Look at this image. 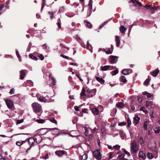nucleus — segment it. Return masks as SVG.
<instances>
[{
    "instance_id": "59",
    "label": "nucleus",
    "mask_w": 160,
    "mask_h": 160,
    "mask_svg": "<svg viewBox=\"0 0 160 160\" xmlns=\"http://www.w3.org/2000/svg\"><path fill=\"white\" fill-rule=\"evenodd\" d=\"M123 152L124 153H125L126 154L128 155V156H130V153L128 152V151H127L125 149H124Z\"/></svg>"
},
{
    "instance_id": "51",
    "label": "nucleus",
    "mask_w": 160,
    "mask_h": 160,
    "mask_svg": "<svg viewBox=\"0 0 160 160\" xmlns=\"http://www.w3.org/2000/svg\"><path fill=\"white\" fill-rule=\"evenodd\" d=\"M78 121V118L77 117H74L73 120L72 122L73 123H76Z\"/></svg>"
},
{
    "instance_id": "31",
    "label": "nucleus",
    "mask_w": 160,
    "mask_h": 160,
    "mask_svg": "<svg viewBox=\"0 0 160 160\" xmlns=\"http://www.w3.org/2000/svg\"><path fill=\"white\" fill-rule=\"evenodd\" d=\"M49 120L51 122L54 123L55 124H57V122L54 118H49Z\"/></svg>"
},
{
    "instance_id": "62",
    "label": "nucleus",
    "mask_w": 160,
    "mask_h": 160,
    "mask_svg": "<svg viewBox=\"0 0 160 160\" xmlns=\"http://www.w3.org/2000/svg\"><path fill=\"white\" fill-rule=\"evenodd\" d=\"M61 56L63 58L67 59H69L70 58H68V56H67L63 55H61Z\"/></svg>"
},
{
    "instance_id": "3",
    "label": "nucleus",
    "mask_w": 160,
    "mask_h": 160,
    "mask_svg": "<svg viewBox=\"0 0 160 160\" xmlns=\"http://www.w3.org/2000/svg\"><path fill=\"white\" fill-rule=\"evenodd\" d=\"M33 111L35 112H39L41 110V105L36 102H34L32 104Z\"/></svg>"
},
{
    "instance_id": "9",
    "label": "nucleus",
    "mask_w": 160,
    "mask_h": 160,
    "mask_svg": "<svg viewBox=\"0 0 160 160\" xmlns=\"http://www.w3.org/2000/svg\"><path fill=\"white\" fill-rule=\"evenodd\" d=\"M5 102L9 108H11L13 106V104L12 101L7 99L5 100Z\"/></svg>"
},
{
    "instance_id": "49",
    "label": "nucleus",
    "mask_w": 160,
    "mask_h": 160,
    "mask_svg": "<svg viewBox=\"0 0 160 160\" xmlns=\"http://www.w3.org/2000/svg\"><path fill=\"white\" fill-rule=\"evenodd\" d=\"M87 158V156L86 154H84L82 156V160H86Z\"/></svg>"
},
{
    "instance_id": "22",
    "label": "nucleus",
    "mask_w": 160,
    "mask_h": 160,
    "mask_svg": "<svg viewBox=\"0 0 160 160\" xmlns=\"http://www.w3.org/2000/svg\"><path fill=\"white\" fill-rule=\"evenodd\" d=\"M96 79L101 84H103L104 83L105 81L104 79L102 78L99 77H96Z\"/></svg>"
},
{
    "instance_id": "12",
    "label": "nucleus",
    "mask_w": 160,
    "mask_h": 160,
    "mask_svg": "<svg viewBox=\"0 0 160 160\" xmlns=\"http://www.w3.org/2000/svg\"><path fill=\"white\" fill-rule=\"evenodd\" d=\"M110 68H112L111 69H114L116 68L115 66L113 67L108 65H106L104 66H102L101 67V69L102 71H106L107 70Z\"/></svg>"
},
{
    "instance_id": "56",
    "label": "nucleus",
    "mask_w": 160,
    "mask_h": 160,
    "mask_svg": "<svg viewBox=\"0 0 160 160\" xmlns=\"http://www.w3.org/2000/svg\"><path fill=\"white\" fill-rule=\"evenodd\" d=\"M14 89L13 88H12L10 91V92H9V93L11 94H14Z\"/></svg>"
},
{
    "instance_id": "61",
    "label": "nucleus",
    "mask_w": 160,
    "mask_h": 160,
    "mask_svg": "<svg viewBox=\"0 0 160 160\" xmlns=\"http://www.w3.org/2000/svg\"><path fill=\"white\" fill-rule=\"evenodd\" d=\"M124 154H121L119 155L118 157L120 159H122L124 158Z\"/></svg>"
},
{
    "instance_id": "10",
    "label": "nucleus",
    "mask_w": 160,
    "mask_h": 160,
    "mask_svg": "<svg viewBox=\"0 0 160 160\" xmlns=\"http://www.w3.org/2000/svg\"><path fill=\"white\" fill-rule=\"evenodd\" d=\"M27 71L26 70L24 69L20 71V78L21 80H23L26 76Z\"/></svg>"
},
{
    "instance_id": "19",
    "label": "nucleus",
    "mask_w": 160,
    "mask_h": 160,
    "mask_svg": "<svg viewBox=\"0 0 160 160\" xmlns=\"http://www.w3.org/2000/svg\"><path fill=\"white\" fill-rule=\"evenodd\" d=\"M139 155L140 158H142L143 159L146 158V155L143 151H140L139 153Z\"/></svg>"
},
{
    "instance_id": "29",
    "label": "nucleus",
    "mask_w": 160,
    "mask_h": 160,
    "mask_svg": "<svg viewBox=\"0 0 160 160\" xmlns=\"http://www.w3.org/2000/svg\"><path fill=\"white\" fill-rule=\"evenodd\" d=\"M129 71L128 69H123L122 71V73L124 75H127L129 74Z\"/></svg>"
},
{
    "instance_id": "1",
    "label": "nucleus",
    "mask_w": 160,
    "mask_h": 160,
    "mask_svg": "<svg viewBox=\"0 0 160 160\" xmlns=\"http://www.w3.org/2000/svg\"><path fill=\"white\" fill-rule=\"evenodd\" d=\"M86 90L87 92V97L88 98H90L92 97L96 94V89H90L86 87Z\"/></svg>"
},
{
    "instance_id": "46",
    "label": "nucleus",
    "mask_w": 160,
    "mask_h": 160,
    "mask_svg": "<svg viewBox=\"0 0 160 160\" xmlns=\"http://www.w3.org/2000/svg\"><path fill=\"white\" fill-rule=\"evenodd\" d=\"M64 10V7H62L60 8L58 12L60 13H61V12H63Z\"/></svg>"
},
{
    "instance_id": "36",
    "label": "nucleus",
    "mask_w": 160,
    "mask_h": 160,
    "mask_svg": "<svg viewBox=\"0 0 160 160\" xmlns=\"http://www.w3.org/2000/svg\"><path fill=\"white\" fill-rule=\"evenodd\" d=\"M139 141L140 142L141 145H142L144 143V141L142 137H140L139 138Z\"/></svg>"
},
{
    "instance_id": "2",
    "label": "nucleus",
    "mask_w": 160,
    "mask_h": 160,
    "mask_svg": "<svg viewBox=\"0 0 160 160\" xmlns=\"http://www.w3.org/2000/svg\"><path fill=\"white\" fill-rule=\"evenodd\" d=\"M130 149L132 153H134L137 152L139 149L137 143L134 142H131L130 144Z\"/></svg>"
},
{
    "instance_id": "37",
    "label": "nucleus",
    "mask_w": 160,
    "mask_h": 160,
    "mask_svg": "<svg viewBox=\"0 0 160 160\" xmlns=\"http://www.w3.org/2000/svg\"><path fill=\"white\" fill-rule=\"evenodd\" d=\"M153 130L155 133H158L159 132L160 128L159 127H155V128H154Z\"/></svg>"
},
{
    "instance_id": "39",
    "label": "nucleus",
    "mask_w": 160,
    "mask_h": 160,
    "mask_svg": "<svg viewBox=\"0 0 160 160\" xmlns=\"http://www.w3.org/2000/svg\"><path fill=\"white\" fill-rule=\"evenodd\" d=\"M118 72V70H114L111 72V74L113 76L116 75Z\"/></svg>"
},
{
    "instance_id": "8",
    "label": "nucleus",
    "mask_w": 160,
    "mask_h": 160,
    "mask_svg": "<svg viewBox=\"0 0 160 160\" xmlns=\"http://www.w3.org/2000/svg\"><path fill=\"white\" fill-rule=\"evenodd\" d=\"M38 100L41 102H51L54 101V100H49L47 99L46 98L43 96H40L38 99Z\"/></svg>"
},
{
    "instance_id": "24",
    "label": "nucleus",
    "mask_w": 160,
    "mask_h": 160,
    "mask_svg": "<svg viewBox=\"0 0 160 160\" xmlns=\"http://www.w3.org/2000/svg\"><path fill=\"white\" fill-rule=\"evenodd\" d=\"M119 30L121 33H124L126 31V29L123 26H121L120 27Z\"/></svg>"
},
{
    "instance_id": "6",
    "label": "nucleus",
    "mask_w": 160,
    "mask_h": 160,
    "mask_svg": "<svg viewBox=\"0 0 160 160\" xmlns=\"http://www.w3.org/2000/svg\"><path fill=\"white\" fill-rule=\"evenodd\" d=\"M93 155L94 157L98 160H100L101 158V155L99 150H96L93 152Z\"/></svg>"
},
{
    "instance_id": "33",
    "label": "nucleus",
    "mask_w": 160,
    "mask_h": 160,
    "mask_svg": "<svg viewBox=\"0 0 160 160\" xmlns=\"http://www.w3.org/2000/svg\"><path fill=\"white\" fill-rule=\"evenodd\" d=\"M120 81L123 82H125L127 80L125 76H122L120 78Z\"/></svg>"
},
{
    "instance_id": "23",
    "label": "nucleus",
    "mask_w": 160,
    "mask_h": 160,
    "mask_svg": "<svg viewBox=\"0 0 160 160\" xmlns=\"http://www.w3.org/2000/svg\"><path fill=\"white\" fill-rule=\"evenodd\" d=\"M87 49H88L92 53V47L91 45L89 43L88 41H87Z\"/></svg>"
},
{
    "instance_id": "38",
    "label": "nucleus",
    "mask_w": 160,
    "mask_h": 160,
    "mask_svg": "<svg viewBox=\"0 0 160 160\" xmlns=\"http://www.w3.org/2000/svg\"><path fill=\"white\" fill-rule=\"evenodd\" d=\"M58 22H57V24L58 26V28L59 29H60L61 27V21L60 19V18H59L58 19Z\"/></svg>"
},
{
    "instance_id": "43",
    "label": "nucleus",
    "mask_w": 160,
    "mask_h": 160,
    "mask_svg": "<svg viewBox=\"0 0 160 160\" xmlns=\"http://www.w3.org/2000/svg\"><path fill=\"white\" fill-rule=\"evenodd\" d=\"M147 157L149 159H152L153 158L152 153H148L147 155Z\"/></svg>"
},
{
    "instance_id": "54",
    "label": "nucleus",
    "mask_w": 160,
    "mask_h": 160,
    "mask_svg": "<svg viewBox=\"0 0 160 160\" xmlns=\"http://www.w3.org/2000/svg\"><path fill=\"white\" fill-rule=\"evenodd\" d=\"M76 39L79 42H80L81 41V40L80 38L79 37V36L78 35H77L76 36Z\"/></svg>"
},
{
    "instance_id": "48",
    "label": "nucleus",
    "mask_w": 160,
    "mask_h": 160,
    "mask_svg": "<svg viewBox=\"0 0 160 160\" xmlns=\"http://www.w3.org/2000/svg\"><path fill=\"white\" fill-rule=\"evenodd\" d=\"M38 57H39L42 60H43L44 58L43 56L41 54H38Z\"/></svg>"
},
{
    "instance_id": "25",
    "label": "nucleus",
    "mask_w": 160,
    "mask_h": 160,
    "mask_svg": "<svg viewBox=\"0 0 160 160\" xmlns=\"http://www.w3.org/2000/svg\"><path fill=\"white\" fill-rule=\"evenodd\" d=\"M159 71L158 69H155L152 73V75L154 77L156 76Z\"/></svg>"
},
{
    "instance_id": "57",
    "label": "nucleus",
    "mask_w": 160,
    "mask_h": 160,
    "mask_svg": "<svg viewBox=\"0 0 160 160\" xmlns=\"http://www.w3.org/2000/svg\"><path fill=\"white\" fill-rule=\"evenodd\" d=\"M45 0H42V7L41 10L44 7L45 5Z\"/></svg>"
},
{
    "instance_id": "4",
    "label": "nucleus",
    "mask_w": 160,
    "mask_h": 160,
    "mask_svg": "<svg viewBox=\"0 0 160 160\" xmlns=\"http://www.w3.org/2000/svg\"><path fill=\"white\" fill-rule=\"evenodd\" d=\"M35 142V141L33 138L30 137L29 139L28 142L29 145H30V146L27 150L26 152L27 153H28V151L31 149L32 147L34 146L33 144Z\"/></svg>"
},
{
    "instance_id": "14",
    "label": "nucleus",
    "mask_w": 160,
    "mask_h": 160,
    "mask_svg": "<svg viewBox=\"0 0 160 160\" xmlns=\"http://www.w3.org/2000/svg\"><path fill=\"white\" fill-rule=\"evenodd\" d=\"M35 142H37L39 143L42 141V138L40 135H38L34 136V138Z\"/></svg>"
},
{
    "instance_id": "52",
    "label": "nucleus",
    "mask_w": 160,
    "mask_h": 160,
    "mask_svg": "<svg viewBox=\"0 0 160 160\" xmlns=\"http://www.w3.org/2000/svg\"><path fill=\"white\" fill-rule=\"evenodd\" d=\"M152 102L151 101H147L146 102V106L148 107L151 104Z\"/></svg>"
},
{
    "instance_id": "27",
    "label": "nucleus",
    "mask_w": 160,
    "mask_h": 160,
    "mask_svg": "<svg viewBox=\"0 0 160 160\" xmlns=\"http://www.w3.org/2000/svg\"><path fill=\"white\" fill-rule=\"evenodd\" d=\"M0 160H10L7 157L0 154Z\"/></svg>"
},
{
    "instance_id": "15",
    "label": "nucleus",
    "mask_w": 160,
    "mask_h": 160,
    "mask_svg": "<svg viewBox=\"0 0 160 160\" xmlns=\"http://www.w3.org/2000/svg\"><path fill=\"white\" fill-rule=\"evenodd\" d=\"M103 50L106 52L107 54H111L113 52V48L111 45V49H110L109 48H106L105 49H103Z\"/></svg>"
},
{
    "instance_id": "28",
    "label": "nucleus",
    "mask_w": 160,
    "mask_h": 160,
    "mask_svg": "<svg viewBox=\"0 0 160 160\" xmlns=\"http://www.w3.org/2000/svg\"><path fill=\"white\" fill-rule=\"evenodd\" d=\"M25 141H17L16 142V144L19 146H21L23 143L25 142Z\"/></svg>"
},
{
    "instance_id": "18",
    "label": "nucleus",
    "mask_w": 160,
    "mask_h": 160,
    "mask_svg": "<svg viewBox=\"0 0 160 160\" xmlns=\"http://www.w3.org/2000/svg\"><path fill=\"white\" fill-rule=\"evenodd\" d=\"M115 42H116V46L117 47L120 46V42L119 37L118 36H115Z\"/></svg>"
},
{
    "instance_id": "58",
    "label": "nucleus",
    "mask_w": 160,
    "mask_h": 160,
    "mask_svg": "<svg viewBox=\"0 0 160 160\" xmlns=\"http://www.w3.org/2000/svg\"><path fill=\"white\" fill-rule=\"evenodd\" d=\"M129 132L130 134L131 139H132L134 137V134L132 132H131L130 131H129Z\"/></svg>"
},
{
    "instance_id": "53",
    "label": "nucleus",
    "mask_w": 160,
    "mask_h": 160,
    "mask_svg": "<svg viewBox=\"0 0 160 160\" xmlns=\"http://www.w3.org/2000/svg\"><path fill=\"white\" fill-rule=\"evenodd\" d=\"M113 152H110V153H109V159H111L112 157V154H113Z\"/></svg>"
},
{
    "instance_id": "44",
    "label": "nucleus",
    "mask_w": 160,
    "mask_h": 160,
    "mask_svg": "<svg viewBox=\"0 0 160 160\" xmlns=\"http://www.w3.org/2000/svg\"><path fill=\"white\" fill-rule=\"evenodd\" d=\"M140 110L141 111H143V112L145 114H146L148 112L147 111L145 110V109L144 107H141L140 108Z\"/></svg>"
},
{
    "instance_id": "32",
    "label": "nucleus",
    "mask_w": 160,
    "mask_h": 160,
    "mask_svg": "<svg viewBox=\"0 0 160 160\" xmlns=\"http://www.w3.org/2000/svg\"><path fill=\"white\" fill-rule=\"evenodd\" d=\"M116 106L118 108H122L123 107L124 105L122 102H118L116 104Z\"/></svg>"
},
{
    "instance_id": "5",
    "label": "nucleus",
    "mask_w": 160,
    "mask_h": 160,
    "mask_svg": "<svg viewBox=\"0 0 160 160\" xmlns=\"http://www.w3.org/2000/svg\"><path fill=\"white\" fill-rule=\"evenodd\" d=\"M37 133H39L40 135H43L46 134L48 132L47 128H42L36 131Z\"/></svg>"
},
{
    "instance_id": "16",
    "label": "nucleus",
    "mask_w": 160,
    "mask_h": 160,
    "mask_svg": "<svg viewBox=\"0 0 160 160\" xmlns=\"http://www.w3.org/2000/svg\"><path fill=\"white\" fill-rule=\"evenodd\" d=\"M55 153L59 157H61L65 154V151L63 150L56 151Z\"/></svg>"
},
{
    "instance_id": "50",
    "label": "nucleus",
    "mask_w": 160,
    "mask_h": 160,
    "mask_svg": "<svg viewBox=\"0 0 160 160\" xmlns=\"http://www.w3.org/2000/svg\"><path fill=\"white\" fill-rule=\"evenodd\" d=\"M120 136H121V138L122 139H123L124 138L125 134L124 133H123V132H120Z\"/></svg>"
},
{
    "instance_id": "30",
    "label": "nucleus",
    "mask_w": 160,
    "mask_h": 160,
    "mask_svg": "<svg viewBox=\"0 0 160 160\" xmlns=\"http://www.w3.org/2000/svg\"><path fill=\"white\" fill-rule=\"evenodd\" d=\"M143 93L144 95H146L148 98H151L153 95L152 94L148 93L146 91L144 92Z\"/></svg>"
},
{
    "instance_id": "35",
    "label": "nucleus",
    "mask_w": 160,
    "mask_h": 160,
    "mask_svg": "<svg viewBox=\"0 0 160 160\" xmlns=\"http://www.w3.org/2000/svg\"><path fill=\"white\" fill-rule=\"evenodd\" d=\"M36 121L39 123H44L46 121L44 119H37L36 120Z\"/></svg>"
},
{
    "instance_id": "13",
    "label": "nucleus",
    "mask_w": 160,
    "mask_h": 160,
    "mask_svg": "<svg viewBox=\"0 0 160 160\" xmlns=\"http://www.w3.org/2000/svg\"><path fill=\"white\" fill-rule=\"evenodd\" d=\"M81 97H87V92L86 90V87H83L80 94Z\"/></svg>"
},
{
    "instance_id": "20",
    "label": "nucleus",
    "mask_w": 160,
    "mask_h": 160,
    "mask_svg": "<svg viewBox=\"0 0 160 160\" xmlns=\"http://www.w3.org/2000/svg\"><path fill=\"white\" fill-rule=\"evenodd\" d=\"M92 113L95 115H97L99 113L98 109L96 108H93L91 109Z\"/></svg>"
},
{
    "instance_id": "64",
    "label": "nucleus",
    "mask_w": 160,
    "mask_h": 160,
    "mask_svg": "<svg viewBox=\"0 0 160 160\" xmlns=\"http://www.w3.org/2000/svg\"><path fill=\"white\" fill-rule=\"evenodd\" d=\"M23 121V119H21V120H18L17 121V123L18 124H20Z\"/></svg>"
},
{
    "instance_id": "63",
    "label": "nucleus",
    "mask_w": 160,
    "mask_h": 160,
    "mask_svg": "<svg viewBox=\"0 0 160 160\" xmlns=\"http://www.w3.org/2000/svg\"><path fill=\"white\" fill-rule=\"evenodd\" d=\"M76 76H77V77H78L79 78V79H80V80L81 81V82L83 81V80L81 78V77L80 76L79 74H77Z\"/></svg>"
},
{
    "instance_id": "41",
    "label": "nucleus",
    "mask_w": 160,
    "mask_h": 160,
    "mask_svg": "<svg viewBox=\"0 0 160 160\" xmlns=\"http://www.w3.org/2000/svg\"><path fill=\"white\" fill-rule=\"evenodd\" d=\"M85 22H86L87 24L86 26L87 27L89 28H91L92 27V25L89 22L85 21Z\"/></svg>"
},
{
    "instance_id": "11",
    "label": "nucleus",
    "mask_w": 160,
    "mask_h": 160,
    "mask_svg": "<svg viewBox=\"0 0 160 160\" xmlns=\"http://www.w3.org/2000/svg\"><path fill=\"white\" fill-rule=\"evenodd\" d=\"M144 7L146 9H149L150 11H152L153 10H156L158 8V7H152V6L147 4Z\"/></svg>"
},
{
    "instance_id": "60",
    "label": "nucleus",
    "mask_w": 160,
    "mask_h": 160,
    "mask_svg": "<svg viewBox=\"0 0 160 160\" xmlns=\"http://www.w3.org/2000/svg\"><path fill=\"white\" fill-rule=\"evenodd\" d=\"M72 6H75L76 7H77L79 5V4L77 2H74L73 4L71 5Z\"/></svg>"
},
{
    "instance_id": "26",
    "label": "nucleus",
    "mask_w": 160,
    "mask_h": 160,
    "mask_svg": "<svg viewBox=\"0 0 160 160\" xmlns=\"http://www.w3.org/2000/svg\"><path fill=\"white\" fill-rule=\"evenodd\" d=\"M139 120L140 118L138 116H135L134 118V123L136 124H138Z\"/></svg>"
},
{
    "instance_id": "34",
    "label": "nucleus",
    "mask_w": 160,
    "mask_h": 160,
    "mask_svg": "<svg viewBox=\"0 0 160 160\" xmlns=\"http://www.w3.org/2000/svg\"><path fill=\"white\" fill-rule=\"evenodd\" d=\"M29 57L31 58L32 59H33L35 60H38V59L37 58L34 56L32 54H30L29 55Z\"/></svg>"
},
{
    "instance_id": "21",
    "label": "nucleus",
    "mask_w": 160,
    "mask_h": 160,
    "mask_svg": "<svg viewBox=\"0 0 160 160\" xmlns=\"http://www.w3.org/2000/svg\"><path fill=\"white\" fill-rule=\"evenodd\" d=\"M131 2L135 4L136 5H138L139 6H141L142 5L141 3L135 0H131Z\"/></svg>"
},
{
    "instance_id": "47",
    "label": "nucleus",
    "mask_w": 160,
    "mask_h": 160,
    "mask_svg": "<svg viewBox=\"0 0 160 160\" xmlns=\"http://www.w3.org/2000/svg\"><path fill=\"white\" fill-rule=\"evenodd\" d=\"M149 82L150 81L149 79H147L144 81L143 84L144 85L147 86L149 84Z\"/></svg>"
},
{
    "instance_id": "7",
    "label": "nucleus",
    "mask_w": 160,
    "mask_h": 160,
    "mask_svg": "<svg viewBox=\"0 0 160 160\" xmlns=\"http://www.w3.org/2000/svg\"><path fill=\"white\" fill-rule=\"evenodd\" d=\"M118 57L116 56H110L109 58L110 62L112 63H116L118 61Z\"/></svg>"
},
{
    "instance_id": "40",
    "label": "nucleus",
    "mask_w": 160,
    "mask_h": 160,
    "mask_svg": "<svg viewBox=\"0 0 160 160\" xmlns=\"http://www.w3.org/2000/svg\"><path fill=\"white\" fill-rule=\"evenodd\" d=\"M148 122L147 121H145V122L144 125H143V128H144V129L145 130H147V129L148 128Z\"/></svg>"
},
{
    "instance_id": "17",
    "label": "nucleus",
    "mask_w": 160,
    "mask_h": 160,
    "mask_svg": "<svg viewBox=\"0 0 160 160\" xmlns=\"http://www.w3.org/2000/svg\"><path fill=\"white\" fill-rule=\"evenodd\" d=\"M49 77L50 80L52 81V83L50 86H53L55 85L56 83L55 80L53 77H51V74H50Z\"/></svg>"
},
{
    "instance_id": "55",
    "label": "nucleus",
    "mask_w": 160,
    "mask_h": 160,
    "mask_svg": "<svg viewBox=\"0 0 160 160\" xmlns=\"http://www.w3.org/2000/svg\"><path fill=\"white\" fill-rule=\"evenodd\" d=\"M127 123L128 126L129 127L131 124V122L129 118H128L127 119Z\"/></svg>"
},
{
    "instance_id": "42",
    "label": "nucleus",
    "mask_w": 160,
    "mask_h": 160,
    "mask_svg": "<svg viewBox=\"0 0 160 160\" xmlns=\"http://www.w3.org/2000/svg\"><path fill=\"white\" fill-rule=\"evenodd\" d=\"M48 14L49 15L50 18L51 19H52L53 18V13L52 12H48Z\"/></svg>"
},
{
    "instance_id": "45",
    "label": "nucleus",
    "mask_w": 160,
    "mask_h": 160,
    "mask_svg": "<svg viewBox=\"0 0 160 160\" xmlns=\"http://www.w3.org/2000/svg\"><path fill=\"white\" fill-rule=\"evenodd\" d=\"M16 55H17V57L19 58V61L21 62V58H20V56L19 55L18 52V51L17 50L16 51Z\"/></svg>"
}]
</instances>
